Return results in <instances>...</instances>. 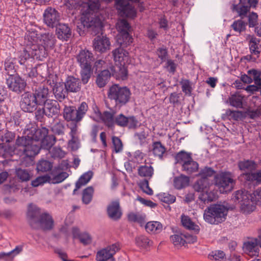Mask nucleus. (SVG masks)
I'll use <instances>...</instances> for the list:
<instances>
[{
	"label": "nucleus",
	"mask_w": 261,
	"mask_h": 261,
	"mask_svg": "<svg viewBox=\"0 0 261 261\" xmlns=\"http://www.w3.org/2000/svg\"><path fill=\"white\" fill-rule=\"evenodd\" d=\"M136 245L141 249H147L152 244V242L145 236H140L136 238Z\"/></svg>",
	"instance_id": "48"
},
{
	"label": "nucleus",
	"mask_w": 261,
	"mask_h": 261,
	"mask_svg": "<svg viewBox=\"0 0 261 261\" xmlns=\"http://www.w3.org/2000/svg\"><path fill=\"white\" fill-rule=\"evenodd\" d=\"M245 97L240 93H235L229 98L230 105L236 108L241 109L243 108Z\"/></svg>",
	"instance_id": "41"
},
{
	"label": "nucleus",
	"mask_w": 261,
	"mask_h": 261,
	"mask_svg": "<svg viewBox=\"0 0 261 261\" xmlns=\"http://www.w3.org/2000/svg\"><path fill=\"white\" fill-rule=\"evenodd\" d=\"M53 163L47 160H40L37 165V169L42 172H47L51 170Z\"/></svg>",
	"instance_id": "52"
},
{
	"label": "nucleus",
	"mask_w": 261,
	"mask_h": 261,
	"mask_svg": "<svg viewBox=\"0 0 261 261\" xmlns=\"http://www.w3.org/2000/svg\"><path fill=\"white\" fill-rule=\"evenodd\" d=\"M127 117L122 114H120L115 118V124L120 127L127 126Z\"/></svg>",
	"instance_id": "63"
},
{
	"label": "nucleus",
	"mask_w": 261,
	"mask_h": 261,
	"mask_svg": "<svg viewBox=\"0 0 261 261\" xmlns=\"http://www.w3.org/2000/svg\"><path fill=\"white\" fill-rule=\"evenodd\" d=\"M248 15L247 14L246 17L248 18L247 24L249 28H254L257 24L258 21V15L254 12H248Z\"/></svg>",
	"instance_id": "59"
},
{
	"label": "nucleus",
	"mask_w": 261,
	"mask_h": 261,
	"mask_svg": "<svg viewBox=\"0 0 261 261\" xmlns=\"http://www.w3.org/2000/svg\"><path fill=\"white\" fill-rule=\"evenodd\" d=\"M88 109V105L86 102H82L76 109V118L80 122L86 115Z\"/></svg>",
	"instance_id": "56"
},
{
	"label": "nucleus",
	"mask_w": 261,
	"mask_h": 261,
	"mask_svg": "<svg viewBox=\"0 0 261 261\" xmlns=\"http://www.w3.org/2000/svg\"><path fill=\"white\" fill-rule=\"evenodd\" d=\"M22 251V247L17 246L16 247L9 252H0V259H3L5 261H12L14 257L19 254Z\"/></svg>",
	"instance_id": "38"
},
{
	"label": "nucleus",
	"mask_w": 261,
	"mask_h": 261,
	"mask_svg": "<svg viewBox=\"0 0 261 261\" xmlns=\"http://www.w3.org/2000/svg\"><path fill=\"white\" fill-rule=\"evenodd\" d=\"M123 47L117 48L114 50L112 52L114 60L116 62H118L120 63L126 58L128 55V53L125 50Z\"/></svg>",
	"instance_id": "46"
},
{
	"label": "nucleus",
	"mask_w": 261,
	"mask_h": 261,
	"mask_svg": "<svg viewBox=\"0 0 261 261\" xmlns=\"http://www.w3.org/2000/svg\"><path fill=\"white\" fill-rule=\"evenodd\" d=\"M8 88L17 93L22 92L26 86V83L19 75L10 76L6 81Z\"/></svg>",
	"instance_id": "17"
},
{
	"label": "nucleus",
	"mask_w": 261,
	"mask_h": 261,
	"mask_svg": "<svg viewBox=\"0 0 261 261\" xmlns=\"http://www.w3.org/2000/svg\"><path fill=\"white\" fill-rule=\"evenodd\" d=\"M192 158L191 153L183 150L177 153L175 156L176 163L181 164V166H182V165H184L185 163L189 162Z\"/></svg>",
	"instance_id": "47"
},
{
	"label": "nucleus",
	"mask_w": 261,
	"mask_h": 261,
	"mask_svg": "<svg viewBox=\"0 0 261 261\" xmlns=\"http://www.w3.org/2000/svg\"><path fill=\"white\" fill-rule=\"evenodd\" d=\"M211 260L215 261H225L226 258L225 253L221 250H216L211 252L208 256Z\"/></svg>",
	"instance_id": "54"
},
{
	"label": "nucleus",
	"mask_w": 261,
	"mask_h": 261,
	"mask_svg": "<svg viewBox=\"0 0 261 261\" xmlns=\"http://www.w3.org/2000/svg\"><path fill=\"white\" fill-rule=\"evenodd\" d=\"M258 0H239L238 4H233L231 10L236 12L241 19L235 20L230 25L231 28L236 32L241 34L246 29L247 23L243 20L250 11V9L255 8L258 4Z\"/></svg>",
	"instance_id": "2"
},
{
	"label": "nucleus",
	"mask_w": 261,
	"mask_h": 261,
	"mask_svg": "<svg viewBox=\"0 0 261 261\" xmlns=\"http://www.w3.org/2000/svg\"><path fill=\"white\" fill-rule=\"evenodd\" d=\"M111 74L117 80H125L127 77V70L124 65L116 64L110 68Z\"/></svg>",
	"instance_id": "27"
},
{
	"label": "nucleus",
	"mask_w": 261,
	"mask_h": 261,
	"mask_svg": "<svg viewBox=\"0 0 261 261\" xmlns=\"http://www.w3.org/2000/svg\"><path fill=\"white\" fill-rule=\"evenodd\" d=\"M29 48L28 51L31 53L32 58L41 60L47 56V49L48 48L42 44H35L32 47H29Z\"/></svg>",
	"instance_id": "28"
},
{
	"label": "nucleus",
	"mask_w": 261,
	"mask_h": 261,
	"mask_svg": "<svg viewBox=\"0 0 261 261\" xmlns=\"http://www.w3.org/2000/svg\"><path fill=\"white\" fill-rule=\"evenodd\" d=\"M182 225L187 229L194 230L195 232L198 233L200 230L198 225L195 224L191 218L185 215H182L181 217Z\"/></svg>",
	"instance_id": "42"
},
{
	"label": "nucleus",
	"mask_w": 261,
	"mask_h": 261,
	"mask_svg": "<svg viewBox=\"0 0 261 261\" xmlns=\"http://www.w3.org/2000/svg\"><path fill=\"white\" fill-rule=\"evenodd\" d=\"M93 172L91 171H89L81 175L75 184V188L73 191V194L75 195L76 191L82 186L86 185L91 180Z\"/></svg>",
	"instance_id": "35"
},
{
	"label": "nucleus",
	"mask_w": 261,
	"mask_h": 261,
	"mask_svg": "<svg viewBox=\"0 0 261 261\" xmlns=\"http://www.w3.org/2000/svg\"><path fill=\"white\" fill-rule=\"evenodd\" d=\"M76 109L74 107H66L64 109L63 117L67 121H72L75 122H79L76 118Z\"/></svg>",
	"instance_id": "39"
},
{
	"label": "nucleus",
	"mask_w": 261,
	"mask_h": 261,
	"mask_svg": "<svg viewBox=\"0 0 261 261\" xmlns=\"http://www.w3.org/2000/svg\"><path fill=\"white\" fill-rule=\"evenodd\" d=\"M214 183L220 193H225L233 190L236 180L233 179L230 172H223L215 176Z\"/></svg>",
	"instance_id": "8"
},
{
	"label": "nucleus",
	"mask_w": 261,
	"mask_h": 261,
	"mask_svg": "<svg viewBox=\"0 0 261 261\" xmlns=\"http://www.w3.org/2000/svg\"><path fill=\"white\" fill-rule=\"evenodd\" d=\"M76 58L81 67H92L94 60L92 53L86 49L81 50Z\"/></svg>",
	"instance_id": "18"
},
{
	"label": "nucleus",
	"mask_w": 261,
	"mask_h": 261,
	"mask_svg": "<svg viewBox=\"0 0 261 261\" xmlns=\"http://www.w3.org/2000/svg\"><path fill=\"white\" fill-rule=\"evenodd\" d=\"M181 85L182 91L186 95H191L192 91V83L187 79H181L180 82Z\"/></svg>",
	"instance_id": "58"
},
{
	"label": "nucleus",
	"mask_w": 261,
	"mask_h": 261,
	"mask_svg": "<svg viewBox=\"0 0 261 261\" xmlns=\"http://www.w3.org/2000/svg\"><path fill=\"white\" fill-rule=\"evenodd\" d=\"M100 6L99 0H84L81 4V23L84 28L89 29L95 34L98 33L103 27L100 18L93 16Z\"/></svg>",
	"instance_id": "1"
},
{
	"label": "nucleus",
	"mask_w": 261,
	"mask_h": 261,
	"mask_svg": "<svg viewBox=\"0 0 261 261\" xmlns=\"http://www.w3.org/2000/svg\"><path fill=\"white\" fill-rule=\"evenodd\" d=\"M52 132L58 135H62L64 134L65 126L63 122L59 121L55 123L51 126Z\"/></svg>",
	"instance_id": "61"
},
{
	"label": "nucleus",
	"mask_w": 261,
	"mask_h": 261,
	"mask_svg": "<svg viewBox=\"0 0 261 261\" xmlns=\"http://www.w3.org/2000/svg\"><path fill=\"white\" fill-rule=\"evenodd\" d=\"M47 83L51 86L53 85V91L55 98L60 102L62 101L68 96L69 92L67 88L65 87L64 83L55 82L54 80L51 81L50 78L47 80Z\"/></svg>",
	"instance_id": "15"
},
{
	"label": "nucleus",
	"mask_w": 261,
	"mask_h": 261,
	"mask_svg": "<svg viewBox=\"0 0 261 261\" xmlns=\"http://www.w3.org/2000/svg\"><path fill=\"white\" fill-rule=\"evenodd\" d=\"M94 194V188L89 186L85 189L82 193V202L85 204H89L92 200Z\"/></svg>",
	"instance_id": "50"
},
{
	"label": "nucleus",
	"mask_w": 261,
	"mask_h": 261,
	"mask_svg": "<svg viewBox=\"0 0 261 261\" xmlns=\"http://www.w3.org/2000/svg\"><path fill=\"white\" fill-rule=\"evenodd\" d=\"M114 112L104 111L101 116V120L109 128H113L115 125Z\"/></svg>",
	"instance_id": "37"
},
{
	"label": "nucleus",
	"mask_w": 261,
	"mask_h": 261,
	"mask_svg": "<svg viewBox=\"0 0 261 261\" xmlns=\"http://www.w3.org/2000/svg\"><path fill=\"white\" fill-rule=\"evenodd\" d=\"M152 151L154 156L163 160L166 152V148L160 141L153 142L152 144Z\"/></svg>",
	"instance_id": "33"
},
{
	"label": "nucleus",
	"mask_w": 261,
	"mask_h": 261,
	"mask_svg": "<svg viewBox=\"0 0 261 261\" xmlns=\"http://www.w3.org/2000/svg\"><path fill=\"white\" fill-rule=\"evenodd\" d=\"M210 181L208 178H201L194 184V190L200 192L199 195V204L201 207L215 200L216 195L214 192L210 190Z\"/></svg>",
	"instance_id": "5"
},
{
	"label": "nucleus",
	"mask_w": 261,
	"mask_h": 261,
	"mask_svg": "<svg viewBox=\"0 0 261 261\" xmlns=\"http://www.w3.org/2000/svg\"><path fill=\"white\" fill-rule=\"evenodd\" d=\"M128 219L131 222H138L141 226L145 223V216L134 213H130L128 215Z\"/></svg>",
	"instance_id": "57"
},
{
	"label": "nucleus",
	"mask_w": 261,
	"mask_h": 261,
	"mask_svg": "<svg viewBox=\"0 0 261 261\" xmlns=\"http://www.w3.org/2000/svg\"><path fill=\"white\" fill-rule=\"evenodd\" d=\"M258 246L257 241L253 239L244 243L243 249L245 252L250 256H257L258 254Z\"/></svg>",
	"instance_id": "31"
},
{
	"label": "nucleus",
	"mask_w": 261,
	"mask_h": 261,
	"mask_svg": "<svg viewBox=\"0 0 261 261\" xmlns=\"http://www.w3.org/2000/svg\"><path fill=\"white\" fill-rule=\"evenodd\" d=\"M15 61V59L9 58L7 59L5 62V70L9 76L14 75L16 72V68L14 65Z\"/></svg>",
	"instance_id": "51"
},
{
	"label": "nucleus",
	"mask_w": 261,
	"mask_h": 261,
	"mask_svg": "<svg viewBox=\"0 0 261 261\" xmlns=\"http://www.w3.org/2000/svg\"><path fill=\"white\" fill-rule=\"evenodd\" d=\"M16 173L17 177L22 181H28L30 179V174L27 170L19 168L16 170Z\"/></svg>",
	"instance_id": "62"
},
{
	"label": "nucleus",
	"mask_w": 261,
	"mask_h": 261,
	"mask_svg": "<svg viewBox=\"0 0 261 261\" xmlns=\"http://www.w3.org/2000/svg\"><path fill=\"white\" fill-rule=\"evenodd\" d=\"M54 220L51 216L48 213H43L40 216V218L37 221L36 228L34 229L42 228L44 230H50L54 226Z\"/></svg>",
	"instance_id": "22"
},
{
	"label": "nucleus",
	"mask_w": 261,
	"mask_h": 261,
	"mask_svg": "<svg viewBox=\"0 0 261 261\" xmlns=\"http://www.w3.org/2000/svg\"><path fill=\"white\" fill-rule=\"evenodd\" d=\"M15 137V133L7 131L4 135L1 136L0 138V155H4L5 153H12L14 152L17 146H10L6 145L5 143H8L12 142Z\"/></svg>",
	"instance_id": "14"
},
{
	"label": "nucleus",
	"mask_w": 261,
	"mask_h": 261,
	"mask_svg": "<svg viewBox=\"0 0 261 261\" xmlns=\"http://www.w3.org/2000/svg\"><path fill=\"white\" fill-rule=\"evenodd\" d=\"M56 27V34L59 39L64 41H68L70 38L72 31L67 24L59 23Z\"/></svg>",
	"instance_id": "23"
},
{
	"label": "nucleus",
	"mask_w": 261,
	"mask_h": 261,
	"mask_svg": "<svg viewBox=\"0 0 261 261\" xmlns=\"http://www.w3.org/2000/svg\"><path fill=\"white\" fill-rule=\"evenodd\" d=\"M248 41L249 48L251 54L258 56L260 53V40L254 35H248L246 38Z\"/></svg>",
	"instance_id": "29"
},
{
	"label": "nucleus",
	"mask_w": 261,
	"mask_h": 261,
	"mask_svg": "<svg viewBox=\"0 0 261 261\" xmlns=\"http://www.w3.org/2000/svg\"><path fill=\"white\" fill-rule=\"evenodd\" d=\"M117 29L120 33H130L131 27L128 22L125 19L120 20L117 23Z\"/></svg>",
	"instance_id": "53"
},
{
	"label": "nucleus",
	"mask_w": 261,
	"mask_h": 261,
	"mask_svg": "<svg viewBox=\"0 0 261 261\" xmlns=\"http://www.w3.org/2000/svg\"><path fill=\"white\" fill-rule=\"evenodd\" d=\"M170 240L174 246H181L186 244L185 239L184 238L183 234H174L170 237Z\"/></svg>",
	"instance_id": "60"
},
{
	"label": "nucleus",
	"mask_w": 261,
	"mask_h": 261,
	"mask_svg": "<svg viewBox=\"0 0 261 261\" xmlns=\"http://www.w3.org/2000/svg\"><path fill=\"white\" fill-rule=\"evenodd\" d=\"M146 230L151 234L159 233L163 229L162 224L158 221L148 222L145 225Z\"/></svg>",
	"instance_id": "43"
},
{
	"label": "nucleus",
	"mask_w": 261,
	"mask_h": 261,
	"mask_svg": "<svg viewBox=\"0 0 261 261\" xmlns=\"http://www.w3.org/2000/svg\"><path fill=\"white\" fill-rule=\"evenodd\" d=\"M15 145L21 147L23 154L30 159L34 158L40 152L41 149L40 142L35 138L34 134L21 137L18 136L15 141Z\"/></svg>",
	"instance_id": "4"
},
{
	"label": "nucleus",
	"mask_w": 261,
	"mask_h": 261,
	"mask_svg": "<svg viewBox=\"0 0 261 261\" xmlns=\"http://www.w3.org/2000/svg\"><path fill=\"white\" fill-rule=\"evenodd\" d=\"M133 39L129 33H122L119 34L117 42L122 47H126L133 42Z\"/></svg>",
	"instance_id": "45"
},
{
	"label": "nucleus",
	"mask_w": 261,
	"mask_h": 261,
	"mask_svg": "<svg viewBox=\"0 0 261 261\" xmlns=\"http://www.w3.org/2000/svg\"><path fill=\"white\" fill-rule=\"evenodd\" d=\"M39 105L34 94L30 92H24L21 95L20 106L21 110L28 113L35 111Z\"/></svg>",
	"instance_id": "12"
},
{
	"label": "nucleus",
	"mask_w": 261,
	"mask_h": 261,
	"mask_svg": "<svg viewBox=\"0 0 261 261\" xmlns=\"http://www.w3.org/2000/svg\"><path fill=\"white\" fill-rule=\"evenodd\" d=\"M60 14L54 8H47L43 13V20L44 23L49 27L53 28L59 23Z\"/></svg>",
	"instance_id": "16"
},
{
	"label": "nucleus",
	"mask_w": 261,
	"mask_h": 261,
	"mask_svg": "<svg viewBox=\"0 0 261 261\" xmlns=\"http://www.w3.org/2000/svg\"><path fill=\"white\" fill-rule=\"evenodd\" d=\"M120 249V244L116 243L98 250L96 254V261H116L114 257Z\"/></svg>",
	"instance_id": "11"
},
{
	"label": "nucleus",
	"mask_w": 261,
	"mask_h": 261,
	"mask_svg": "<svg viewBox=\"0 0 261 261\" xmlns=\"http://www.w3.org/2000/svg\"><path fill=\"white\" fill-rule=\"evenodd\" d=\"M232 199L240 205L241 211L250 213L255 208V204L261 202V190L257 189L252 194L243 190H238L233 195Z\"/></svg>",
	"instance_id": "3"
},
{
	"label": "nucleus",
	"mask_w": 261,
	"mask_h": 261,
	"mask_svg": "<svg viewBox=\"0 0 261 261\" xmlns=\"http://www.w3.org/2000/svg\"><path fill=\"white\" fill-rule=\"evenodd\" d=\"M42 113L48 117L57 116L60 113V106L56 100H48L44 104Z\"/></svg>",
	"instance_id": "24"
},
{
	"label": "nucleus",
	"mask_w": 261,
	"mask_h": 261,
	"mask_svg": "<svg viewBox=\"0 0 261 261\" xmlns=\"http://www.w3.org/2000/svg\"><path fill=\"white\" fill-rule=\"evenodd\" d=\"M131 92L126 87H120L118 85L112 86L108 93V98L114 100L115 106L121 107L125 106L130 98Z\"/></svg>",
	"instance_id": "7"
},
{
	"label": "nucleus",
	"mask_w": 261,
	"mask_h": 261,
	"mask_svg": "<svg viewBox=\"0 0 261 261\" xmlns=\"http://www.w3.org/2000/svg\"><path fill=\"white\" fill-rule=\"evenodd\" d=\"M32 93L34 94L39 105H44L48 101L47 100L48 89L44 86L39 87Z\"/></svg>",
	"instance_id": "30"
},
{
	"label": "nucleus",
	"mask_w": 261,
	"mask_h": 261,
	"mask_svg": "<svg viewBox=\"0 0 261 261\" xmlns=\"http://www.w3.org/2000/svg\"><path fill=\"white\" fill-rule=\"evenodd\" d=\"M40 41L42 42V45L47 48H53L56 41L55 35L52 33H45L41 35Z\"/></svg>",
	"instance_id": "36"
},
{
	"label": "nucleus",
	"mask_w": 261,
	"mask_h": 261,
	"mask_svg": "<svg viewBox=\"0 0 261 261\" xmlns=\"http://www.w3.org/2000/svg\"><path fill=\"white\" fill-rule=\"evenodd\" d=\"M107 212L109 217L113 220H118L122 216V213L120 205V201L116 199L112 201L107 206Z\"/></svg>",
	"instance_id": "20"
},
{
	"label": "nucleus",
	"mask_w": 261,
	"mask_h": 261,
	"mask_svg": "<svg viewBox=\"0 0 261 261\" xmlns=\"http://www.w3.org/2000/svg\"><path fill=\"white\" fill-rule=\"evenodd\" d=\"M198 164L192 158L189 162L182 165V169L187 173L191 174L198 170Z\"/></svg>",
	"instance_id": "49"
},
{
	"label": "nucleus",
	"mask_w": 261,
	"mask_h": 261,
	"mask_svg": "<svg viewBox=\"0 0 261 261\" xmlns=\"http://www.w3.org/2000/svg\"><path fill=\"white\" fill-rule=\"evenodd\" d=\"M111 74L109 70H102L97 76L96 84L99 88H102L107 84Z\"/></svg>",
	"instance_id": "44"
},
{
	"label": "nucleus",
	"mask_w": 261,
	"mask_h": 261,
	"mask_svg": "<svg viewBox=\"0 0 261 261\" xmlns=\"http://www.w3.org/2000/svg\"><path fill=\"white\" fill-rule=\"evenodd\" d=\"M241 176L246 181L255 182L257 184L261 183V170L256 172H245L241 175Z\"/></svg>",
	"instance_id": "34"
},
{
	"label": "nucleus",
	"mask_w": 261,
	"mask_h": 261,
	"mask_svg": "<svg viewBox=\"0 0 261 261\" xmlns=\"http://www.w3.org/2000/svg\"><path fill=\"white\" fill-rule=\"evenodd\" d=\"M228 210L221 204H213L204 211L203 218L206 222L212 224H218L226 219Z\"/></svg>",
	"instance_id": "6"
},
{
	"label": "nucleus",
	"mask_w": 261,
	"mask_h": 261,
	"mask_svg": "<svg viewBox=\"0 0 261 261\" xmlns=\"http://www.w3.org/2000/svg\"><path fill=\"white\" fill-rule=\"evenodd\" d=\"M64 83L69 92L76 93L81 90L82 85L79 78L73 76H68Z\"/></svg>",
	"instance_id": "26"
},
{
	"label": "nucleus",
	"mask_w": 261,
	"mask_h": 261,
	"mask_svg": "<svg viewBox=\"0 0 261 261\" xmlns=\"http://www.w3.org/2000/svg\"><path fill=\"white\" fill-rule=\"evenodd\" d=\"M115 6L121 16L134 18L136 11L134 6L130 4L127 0H115Z\"/></svg>",
	"instance_id": "13"
},
{
	"label": "nucleus",
	"mask_w": 261,
	"mask_h": 261,
	"mask_svg": "<svg viewBox=\"0 0 261 261\" xmlns=\"http://www.w3.org/2000/svg\"><path fill=\"white\" fill-rule=\"evenodd\" d=\"M189 177L184 174L176 176L173 179V186L177 190L185 188L189 186Z\"/></svg>",
	"instance_id": "32"
},
{
	"label": "nucleus",
	"mask_w": 261,
	"mask_h": 261,
	"mask_svg": "<svg viewBox=\"0 0 261 261\" xmlns=\"http://www.w3.org/2000/svg\"><path fill=\"white\" fill-rule=\"evenodd\" d=\"M153 172V168L151 166H141L138 169L139 175L146 178L140 181L139 186L144 193L149 195L153 194V191L149 186L148 179L152 177Z\"/></svg>",
	"instance_id": "10"
},
{
	"label": "nucleus",
	"mask_w": 261,
	"mask_h": 261,
	"mask_svg": "<svg viewBox=\"0 0 261 261\" xmlns=\"http://www.w3.org/2000/svg\"><path fill=\"white\" fill-rule=\"evenodd\" d=\"M111 43L109 39L106 36L99 35L96 36L93 41L94 49L100 53L106 52L110 49Z\"/></svg>",
	"instance_id": "19"
},
{
	"label": "nucleus",
	"mask_w": 261,
	"mask_h": 261,
	"mask_svg": "<svg viewBox=\"0 0 261 261\" xmlns=\"http://www.w3.org/2000/svg\"><path fill=\"white\" fill-rule=\"evenodd\" d=\"M32 132H34V135L37 141H41V148L44 149H50L56 141V138L54 135H47L48 129L45 127L39 129L33 128Z\"/></svg>",
	"instance_id": "9"
},
{
	"label": "nucleus",
	"mask_w": 261,
	"mask_h": 261,
	"mask_svg": "<svg viewBox=\"0 0 261 261\" xmlns=\"http://www.w3.org/2000/svg\"><path fill=\"white\" fill-rule=\"evenodd\" d=\"M215 173V171L211 167H205L201 169L199 173L201 178H208Z\"/></svg>",
	"instance_id": "64"
},
{
	"label": "nucleus",
	"mask_w": 261,
	"mask_h": 261,
	"mask_svg": "<svg viewBox=\"0 0 261 261\" xmlns=\"http://www.w3.org/2000/svg\"><path fill=\"white\" fill-rule=\"evenodd\" d=\"M238 166L242 171L251 172L256 169L257 165L254 161L247 160L240 161L238 164Z\"/></svg>",
	"instance_id": "40"
},
{
	"label": "nucleus",
	"mask_w": 261,
	"mask_h": 261,
	"mask_svg": "<svg viewBox=\"0 0 261 261\" xmlns=\"http://www.w3.org/2000/svg\"><path fill=\"white\" fill-rule=\"evenodd\" d=\"M41 35L36 29L33 28L30 29L26 33L24 37V43L26 47H32L35 44H38Z\"/></svg>",
	"instance_id": "25"
},
{
	"label": "nucleus",
	"mask_w": 261,
	"mask_h": 261,
	"mask_svg": "<svg viewBox=\"0 0 261 261\" xmlns=\"http://www.w3.org/2000/svg\"><path fill=\"white\" fill-rule=\"evenodd\" d=\"M81 80L83 84H86L91 77L92 72V67H81Z\"/></svg>",
	"instance_id": "55"
},
{
	"label": "nucleus",
	"mask_w": 261,
	"mask_h": 261,
	"mask_svg": "<svg viewBox=\"0 0 261 261\" xmlns=\"http://www.w3.org/2000/svg\"><path fill=\"white\" fill-rule=\"evenodd\" d=\"M40 209L36 205L30 203L28 208L27 218L29 223L32 228H36L37 221L41 215Z\"/></svg>",
	"instance_id": "21"
}]
</instances>
